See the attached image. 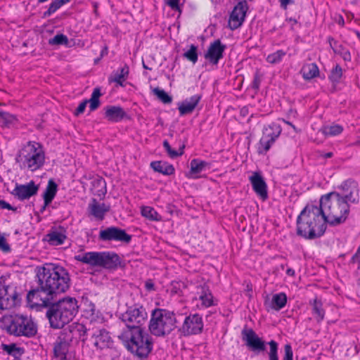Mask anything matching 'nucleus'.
I'll return each mask as SVG.
<instances>
[{
	"label": "nucleus",
	"mask_w": 360,
	"mask_h": 360,
	"mask_svg": "<svg viewBox=\"0 0 360 360\" xmlns=\"http://www.w3.org/2000/svg\"><path fill=\"white\" fill-rule=\"evenodd\" d=\"M37 277L38 287L28 292L27 300L39 307H47L57 294L66 292L71 284L68 271L60 265L49 264L39 268Z\"/></svg>",
	"instance_id": "1"
},
{
	"label": "nucleus",
	"mask_w": 360,
	"mask_h": 360,
	"mask_svg": "<svg viewBox=\"0 0 360 360\" xmlns=\"http://www.w3.org/2000/svg\"><path fill=\"white\" fill-rule=\"evenodd\" d=\"M297 234L305 239L321 237L327 228L326 218L318 205L307 204L297 218Z\"/></svg>",
	"instance_id": "2"
},
{
	"label": "nucleus",
	"mask_w": 360,
	"mask_h": 360,
	"mask_svg": "<svg viewBox=\"0 0 360 360\" xmlns=\"http://www.w3.org/2000/svg\"><path fill=\"white\" fill-rule=\"evenodd\" d=\"M46 315L52 328H63L76 316L79 306L75 297H66L45 307Z\"/></svg>",
	"instance_id": "3"
},
{
	"label": "nucleus",
	"mask_w": 360,
	"mask_h": 360,
	"mask_svg": "<svg viewBox=\"0 0 360 360\" xmlns=\"http://www.w3.org/2000/svg\"><path fill=\"white\" fill-rule=\"evenodd\" d=\"M318 206L321 208L322 214L330 226L345 223L350 213V207L332 192L321 195Z\"/></svg>",
	"instance_id": "4"
},
{
	"label": "nucleus",
	"mask_w": 360,
	"mask_h": 360,
	"mask_svg": "<svg viewBox=\"0 0 360 360\" xmlns=\"http://www.w3.org/2000/svg\"><path fill=\"white\" fill-rule=\"evenodd\" d=\"M118 338L131 354L141 360L146 359L153 348L152 338L145 330H123Z\"/></svg>",
	"instance_id": "5"
},
{
	"label": "nucleus",
	"mask_w": 360,
	"mask_h": 360,
	"mask_svg": "<svg viewBox=\"0 0 360 360\" xmlns=\"http://www.w3.org/2000/svg\"><path fill=\"white\" fill-rule=\"evenodd\" d=\"M77 261L91 266L102 267L109 271H115L122 266V260L115 252H87L75 257Z\"/></svg>",
	"instance_id": "6"
},
{
	"label": "nucleus",
	"mask_w": 360,
	"mask_h": 360,
	"mask_svg": "<svg viewBox=\"0 0 360 360\" xmlns=\"http://www.w3.org/2000/svg\"><path fill=\"white\" fill-rule=\"evenodd\" d=\"M242 340L246 347L255 354L264 353L266 351V345L269 346L268 352L269 360H279L278 344L274 340L266 342L262 338L259 337L252 328H245L241 332Z\"/></svg>",
	"instance_id": "7"
},
{
	"label": "nucleus",
	"mask_w": 360,
	"mask_h": 360,
	"mask_svg": "<svg viewBox=\"0 0 360 360\" xmlns=\"http://www.w3.org/2000/svg\"><path fill=\"white\" fill-rule=\"evenodd\" d=\"M176 319L172 311L156 308L152 311L148 328L152 335L164 337L176 328Z\"/></svg>",
	"instance_id": "8"
},
{
	"label": "nucleus",
	"mask_w": 360,
	"mask_h": 360,
	"mask_svg": "<svg viewBox=\"0 0 360 360\" xmlns=\"http://www.w3.org/2000/svg\"><path fill=\"white\" fill-rule=\"evenodd\" d=\"M17 162H21V168H27L34 172L44 165L45 153L39 143L28 141L16 157Z\"/></svg>",
	"instance_id": "9"
},
{
	"label": "nucleus",
	"mask_w": 360,
	"mask_h": 360,
	"mask_svg": "<svg viewBox=\"0 0 360 360\" xmlns=\"http://www.w3.org/2000/svg\"><path fill=\"white\" fill-rule=\"evenodd\" d=\"M7 333L16 337L32 338L37 333V326L31 318L22 314H13L4 319Z\"/></svg>",
	"instance_id": "10"
},
{
	"label": "nucleus",
	"mask_w": 360,
	"mask_h": 360,
	"mask_svg": "<svg viewBox=\"0 0 360 360\" xmlns=\"http://www.w3.org/2000/svg\"><path fill=\"white\" fill-rule=\"evenodd\" d=\"M148 314L143 306L136 304L129 307L120 316V319L125 323L124 330L136 331L145 330L143 326L146 323Z\"/></svg>",
	"instance_id": "11"
},
{
	"label": "nucleus",
	"mask_w": 360,
	"mask_h": 360,
	"mask_svg": "<svg viewBox=\"0 0 360 360\" xmlns=\"http://www.w3.org/2000/svg\"><path fill=\"white\" fill-rule=\"evenodd\" d=\"M332 193L350 207L359 202V189L357 183L354 180L344 181L337 187V190Z\"/></svg>",
	"instance_id": "12"
},
{
	"label": "nucleus",
	"mask_w": 360,
	"mask_h": 360,
	"mask_svg": "<svg viewBox=\"0 0 360 360\" xmlns=\"http://www.w3.org/2000/svg\"><path fill=\"white\" fill-rule=\"evenodd\" d=\"M131 238L124 229L113 226L101 229L98 234V240L103 242L117 241L129 244Z\"/></svg>",
	"instance_id": "13"
},
{
	"label": "nucleus",
	"mask_w": 360,
	"mask_h": 360,
	"mask_svg": "<svg viewBox=\"0 0 360 360\" xmlns=\"http://www.w3.org/2000/svg\"><path fill=\"white\" fill-rule=\"evenodd\" d=\"M73 340V334L71 330L64 328L60 331L53 347L56 357L60 360H66L69 347Z\"/></svg>",
	"instance_id": "14"
},
{
	"label": "nucleus",
	"mask_w": 360,
	"mask_h": 360,
	"mask_svg": "<svg viewBox=\"0 0 360 360\" xmlns=\"http://www.w3.org/2000/svg\"><path fill=\"white\" fill-rule=\"evenodd\" d=\"M89 341L97 349L101 350L110 348L113 344L110 333L104 328L92 329Z\"/></svg>",
	"instance_id": "15"
},
{
	"label": "nucleus",
	"mask_w": 360,
	"mask_h": 360,
	"mask_svg": "<svg viewBox=\"0 0 360 360\" xmlns=\"http://www.w3.org/2000/svg\"><path fill=\"white\" fill-rule=\"evenodd\" d=\"M248 9L246 0L239 1L232 11L229 20V26L233 30L240 27L245 20Z\"/></svg>",
	"instance_id": "16"
},
{
	"label": "nucleus",
	"mask_w": 360,
	"mask_h": 360,
	"mask_svg": "<svg viewBox=\"0 0 360 360\" xmlns=\"http://www.w3.org/2000/svg\"><path fill=\"white\" fill-rule=\"evenodd\" d=\"M226 49L219 39L212 42L205 53V58L212 65H217L219 61L223 58L224 53Z\"/></svg>",
	"instance_id": "17"
},
{
	"label": "nucleus",
	"mask_w": 360,
	"mask_h": 360,
	"mask_svg": "<svg viewBox=\"0 0 360 360\" xmlns=\"http://www.w3.org/2000/svg\"><path fill=\"white\" fill-rule=\"evenodd\" d=\"M203 328L202 317L195 314L187 316L181 326V333L184 335H191L200 333Z\"/></svg>",
	"instance_id": "18"
},
{
	"label": "nucleus",
	"mask_w": 360,
	"mask_h": 360,
	"mask_svg": "<svg viewBox=\"0 0 360 360\" xmlns=\"http://www.w3.org/2000/svg\"><path fill=\"white\" fill-rule=\"evenodd\" d=\"M39 185H36L34 181H30L27 184H16L11 193L18 200H24L37 195Z\"/></svg>",
	"instance_id": "19"
},
{
	"label": "nucleus",
	"mask_w": 360,
	"mask_h": 360,
	"mask_svg": "<svg viewBox=\"0 0 360 360\" xmlns=\"http://www.w3.org/2000/svg\"><path fill=\"white\" fill-rule=\"evenodd\" d=\"M102 96V93L101 92V88L100 87H96L94 89L93 92L91 94L90 99L84 100L82 101L76 110L74 112V115L75 116H79V115L82 114L85 108L86 107V105L88 103H90L89 108L90 111H94L96 110L101 105V101L99 100V98Z\"/></svg>",
	"instance_id": "20"
},
{
	"label": "nucleus",
	"mask_w": 360,
	"mask_h": 360,
	"mask_svg": "<svg viewBox=\"0 0 360 360\" xmlns=\"http://www.w3.org/2000/svg\"><path fill=\"white\" fill-rule=\"evenodd\" d=\"M104 118L110 122H120L123 120H130V117L120 105H107L104 108Z\"/></svg>",
	"instance_id": "21"
},
{
	"label": "nucleus",
	"mask_w": 360,
	"mask_h": 360,
	"mask_svg": "<svg viewBox=\"0 0 360 360\" xmlns=\"http://www.w3.org/2000/svg\"><path fill=\"white\" fill-rule=\"evenodd\" d=\"M195 295V299L200 300L202 308H209L217 304V301L214 299V296L207 285H198Z\"/></svg>",
	"instance_id": "22"
},
{
	"label": "nucleus",
	"mask_w": 360,
	"mask_h": 360,
	"mask_svg": "<svg viewBox=\"0 0 360 360\" xmlns=\"http://www.w3.org/2000/svg\"><path fill=\"white\" fill-rule=\"evenodd\" d=\"M253 191L263 200L268 198L267 185L259 172H254L249 177Z\"/></svg>",
	"instance_id": "23"
},
{
	"label": "nucleus",
	"mask_w": 360,
	"mask_h": 360,
	"mask_svg": "<svg viewBox=\"0 0 360 360\" xmlns=\"http://www.w3.org/2000/svg\"><path fill=\"white\" fill-rule=\"evenodd\" d=\"M88 209L90 214L102 221L105 218V213L110 211V205L99 203L95 198H93L91 202L89 205Z\"/></svg>",
	"instance_id": "24"
},
{
	"label": "nucleus",
	"mask_w": 360,
	"mask_h": 360,
	"mask_svg": "<svg viewBox=\"0 0 360 360\" xmlns=\"http://www.w3.org/2000/svg\"><path fill=\"white\" fill-rule=\"evenodd\" d=\"M129 74V68L128 65L124 64L123 67L118 69L116 72H114L111 75L108 81L110 83L115 82L117 85L120 86H124V81L128 78Z\"/></svg>",
	"instance_id": "25"
},
{
	"label": "nucleus",
	"mask_w": 360,
	"mask_h": 360,
	"mask_svg": "<svg viewBox=\"0 0 360 360\" xmlns=\"http://www.w3.org/2000/svg\"><path fill=\"white\" fill-rule=\"evenodd\" d=\"M65 231L60 227V230H53L46 235L45 240L51 245H59L64 243L67 236Z\"/></svg>",
	"instance_id": "26"
},
{
	"label": "nucleus",
	"mask_w": 360,
	"mask_h": 360,
	"mask_svg": "<svg viewBox=\"0 0 360 360\" xmlns=\"http://www.w3.org/2000/svg\"><path fill=\"white\" fill-rule=\"evenodd\" d=\"M328 41L330 44V47L333 49L335 54L341 56L342 58L346 61L351 60V55L349 51L341 44H340L338 41L331 37L328 38Z\"/></svg>",
	"instance_id": "27"
},
{
	"label": "nucleus",
	"mask_w": 360,
	"mask_h": 360,
	"mask_svg": "<svg viewBox=\"0 0 360 360\" xmlns=\"http://www.w3.org/2000/svg\"><path fill=\"white\" fill-rule=\"evenodd\" d=\"M150 166L155 172L164 175L173 174L175 171L172 165L164 161H153Z\"/></svg>",
	"instance_id": "28"
},
{
	"label": "nucleus",
	"mask_w": 360,
	"mask_h": 360,
	"mask_svg": "<svg viewBox=\"0 0 360 360\" xmlns=\"http://www.w3.org/2000/svg\"><path fill=\"white\" fill-rule=\"evenodd\" d=\"M201 99V96L195 94L190 97L189 98L185 99L181 102V115L191 114Z\"/></svg>",
	"instance_id": "29"
},
{
	"label": "nucleus",
	"mask_w": 360,
	"mask_h": 360,
	"mask_svg": "<svg viewBox=\"0 0 360 360\" xmlns=\"http://www.w3.org/2000/svg\"><path fill=\"white\" fill-rule=\"evenodd\" d=\"M319 69L314 63L305 64L300 70V74L304 80H311L319 75Z\"/></svg>",
	"instance_id": "30"
},
{
	"label": "nucleus",
	"mask_w": 360,
	"mask_h": 360,
	"mask_svg": "<svg viewBox=\"0 0 360 360\" xmlns=\"http://www.w3.org/2000/svg\"><path fill=\"white\" fill-rule=\"evenodd\" d=\"M309 304L312 307V314L317 322H321L324 319L325 310L323 308V303L317 297L309 301Z\"/></svg>",
	"instance_id": "31"
},
{
	"label": "nucleus",
	"mask_w": 360,
	"mask_h": 360,
	"mask_svg": "<svg viewBox=\"0 0 360 360\" xmlns=\"http://www.w3.org/2000/svg\"><path fill=\"white\" fill-rule=\"evenodd\" d=\"M57 191V184L53 179H50L43 194V198L44 201H46V205H49L53 201Z\"/></svg>",
	"instance_id": "32"
},
{
	"label": "nucleus",
	"mask_w": 360,
	"mask_h": 360,
	"mask_svg": "<svg viewBox=\"0 0 360 360\" xmlns=\"http://www.w3.org/2000/svg\"><path fill=\"white\" fill-rule=\"evenodd\" d=\"M65 329L71 330V332H72L73 338H75V335H78L83 342H84L87 340V335H89L91 336V330H87L85 326L83 324H77L75 326L72 324L71 326H69Z\"/></svg>",
	"instance_id": "33"
},
{
	"label": "nucleus",
	"mask_w": 360,
	"mask_h": 360,
	"mask_svg": "<svg viewBox=\"0 0 360 360\" xmlns=\"http://www.w3.org/2000/svg\"><path fill=\"white\" fill-rule=\"evenodd\" d=\"M287 304V296L284 292H279L273 295L269 307L276 311L283 309Z\"/></svg>",
	"instance_id": "34"
},
{
	"label": "nucleus",
	"mask_w": 360,
	"mask_h": 360,
	"mask_svg": "<svg viewBox=\"0 0 360 360\" xmlns=\"http://www.w3.org/2000/svg\"><path fill=\"white\" fill-rule=\"evenodd\" d=\"M191 175H195L201 172L210 168V164L205 161L200 160L198 159H193L191 160Z\"/></svg>",
	"instance_id": "35"
},
{
	"label": "nucleus",
	"mask_w": 360,
	"mask_h": 360,
	"mask_svg": "<svg viewBox=\"0 0 360 360\" xmlns=\"http://www.w3.org/2000/svg\"><path fill=\"white\" fill-rule=\"evenodd\" d=\"M281 127L276 123H271V124L265 127L263 129L262 136H268V138H274L276 139L281 133Z\"/></svg>",
	"instance_id": "36"
},
{
	"label": "nucleus",
	"mask_w": 360,
	"mask_h": 360,
	"mask_svg": "<svg viewBox=\"0 0 360 360\" xmlns=\"http://www.w3.org/2000/svg\"><path fill=\"white\" fill-rule=\"evenodd\" d=\"M286 51L281 49L278 50L274 53L269 54L266 58V60L271 65L278 64L283 60V58L286 56Z\"/></svg>",
	"instance_id": "37"
},
{
	"label": "nucleus",
	"mask_w": 360,
	"mask_h": 360,
	"mask_svg": "<svg viewBox=\"0 0 360 360\" xmlns=\"http://www.w3.org/2000/svg\"><path fill=\"white\" fill-rule=\"evenodd\" d=\"M321 131L327 136H333L340 134L343 131V127L340 124H333L323 127Z\"/></svg>",
	"instance_id": "38"
},
{
	"label": "nucleus",
	"mask_w": 360,
	"mask_h": 360,
	"mask_svg": "<svg viewBox=\"0 0 360 360\" xmlns=\"http://www.w3.org/2000/svg\"><path fill=\"white\" fill-rule=\"evenodd\" d=\"M1 347L8 354L15 358H18L22 354V349L18 347L15 344H2Z\"/></svg>",
	"instance_id": "39"
},
{
	"label": "nucleus",
	"mask_w": 360,
	"mask_h": 360,
	"mask_svg": "<svg viewBox=\"0 0 360 360\" xmlns=\"http://www.w3.org/2000/svg\"><path fill=\"white\" fill-rule=\"evenodd\" d=\"M183 56L193 64H195L198 59V46L191 44L188 50H186Z\"/></svg>",
	"instance_id": "40"
},
{
	"label": "nucleus",
	"mask_w": 360,
	"mask_h": 360,
	"mask_svg": "<svg viewBox=\"0 0 360 360\" xmlns=\"http://www.w3.org/2000/svg\"><path fill=\"white\" fill-rule=\"evenodd\" d=\"M153 94L157 97V98L165 104H168L172 103V98L170 96L165 90L156 87L153 89Z\"/></svg>",
	"instance_id": "41"
},
{
	"label": "nucleus",
	"mask_w": 360,
	"mask_h": 360,
	"mask_svg": "<svg viewBox=\"0 0 360 360\" xmlns=\"http://www.w3.org/2000/svg\"><path fill=\"white\" fill-rule=\"evenodd\" d=\"M275 141L276 139L274 138H268L267 135L262 136L259 141V153H266Z\"/></svg>",
	"instance_id": "42"
},
{
	"label": "nucleus",
	"mask_w": 360,
	"mask_h": 360,
	"mask_svg": "<svg viewBox=\"0 0 360 360\" xmlns=\"http://www.w3.org/2000/svg\"><path fill=\"white\" fill-rule=\"evenodd\" d=\"M275 141L276 139L274 138H268L267 135L262 136L259 141V153H266Z\"/></svg>",
	"instance_id": "43"
},
{
	"label": "nucleus",
	"mask_w": 360,
	"mask_h": 360,
	"mask_svg": "<svg viewBox=\"0 0 360 360\" xmlns=\"http://www.w3.org/2000/svg\"><path fill=\"white\" fill-rule=\"evenodd\" d=\"M8 286H4L0 281V310L7 309L10 308L8 303L7 290Z\"/></svg>",
	"instance_id": "44"
},
{
	"label": "nucleus",
	"mask_w": 360,
	"mask_h": 360,
	"mask_svg": "<svg viewBox=\"0 0 360 360\" xmlns=\"http://www.w3.org/2000/svg\"><path fill=\"white\" fill-rule=\"evenodd\" d=\"M68 3V0H54L50 5L46 11L43 14L44 18L49 17L60 8L63 4Z\"/></svg>",
	"instance_id": "45"
},
{
	"label": "nucleus",
	"mask_w": 360,
	"mask_h": 360,
	"mask_svg": "<svg viewBox=\"0 0 360 360\" xmlns=\"http://www.w3.org/2000/svg\"><path fill=\"white\" fill-rule=\"evenodd\" d=\"M141 214L150 220L158 221L160 220V215L155 210L154 208L148 206L143 207L141 209Z\"/></svg>",
	"instance_id": "46"
},
{
	"label": "nucleus",
	"mask_w": 360,
	"mask_h": 360,
	"mask_svg": "<svg viewBox=\"0 0 360 360\" xmlns=\"http://www.w3.org/2000/svg\"><path fill=\"white\" fill-rule=\"evenodd\" d=\"M342 76V69L337 64L331 70L329 79L333 83H338Z\"/></svg>",
	"instance_id": "47"
},
{
	"label": "nucleus",
	"mask_w": 360,
	"mask_h": 360,
	"mask_svg": "<svg viewBox=\"0 0 360 360\" xmlns=\"http://www.w3.org/2000/svg\"><path fill=\"white\" fill-rule=\"evenodd\" d=\"M91 184L93 187L94 188H101L100 190L98 191V193L101 192L103 195H105L106 193V183L103 177L97 176L96 178L94 179Z\"/></svg>",
	"instance_id": "48"
},
{
	"label": "nucleus",
	"mask_w": 360,
	"mask_h": 360,
	"mask_svg": "<svg viewBox=\"0 0 360 360\" xmlns=\"http://www.w3.org/2000/svg\"><path fill=\"white\" fill-rule=\"evenodd\" d=\"M68 43V38L63 34H58L49 41L50 45H66Z\"/></svg>",
	"instance_id": "49"
},
{
	"label": "nucleus",
	"mask_w": 360,
	"mask_h": 360,
	"mask_svg": "<svg viewBox=\"0 0 360 360\" xmlns=\"http://www.w3.org/2000/svg\"><path fill=\"white\" fill-rule=\"evenodd\" d=\"M16 120L17 119L15 115L5 112L1 122H2L5 126L9 127L11 124H13Z\"/></svg>",
	"instance_id": "50"
},
{
	"label": "nucleus",
	"mask_w": 360,
	"mask_h": 360,
	"mask_svg": "<svg viewBox=\"0 0 360 360\" xmlns=\"http://www.w3.org/2000/svg\"><path fill=\"white\" fill-rule=\"evenodd\" d=\"M163 147L165 149V150L167 151L168 155L171 158H177L180 155V153H179L176 150H173L172 148V147L167 140H165L163 141Z\"/></svg>",
	"instance_id": "51"
},
{
	"label": "nucleus",
	"mask_w": 360,
	"mask_h": 360,
	"mask_svg": "<svg viewBox=\"0 0 360 360\" xmlns=\"http://www.w3.org/2000/svg\"><path fill=\"white\" fill-rule=\"evenodd\" d=\"M284 356L282 360H293V352L290 344L284 345Z\"/></svg>",
	"instance_id": "52"
},
{
	"label": "nucleus",
	"mask_w": 360,
	"mask_h": 360,
	"mask_svg": "<svg viewBox=\"0 0 360 360\" xmlns=\"http://www.w3.org/2000/svg\"><path fill=\"white\" fill-rule=\"evenodd\" d=\"M165 5L180 13V0H163Z\"/></svg>",
	"instance_id": "53"
},
{
	"label": "nucleus",
	"mask_w": 360,
	"mask_h": 360,
	"mask_svg": "<svg viewBox=\"0 0 360 360\" xmlns=\"http://www.w3.org/2000/svg\"><path fill=\"white\" fill-rule=\"evenodd\" d=\"M0 249L4 252H9L11 250L10 245L7 243L4 234L0 233Z\"/></svg>",
	"instance_id": "54"
},
{
	"label": "nucleus",
	"mask_w": 360,
	"mask_h": 360,
	"mask_svg": "<svg viewBox=\"0 0 360 360\" xmlns=\"http://www.w3.org/2000/svg\"><path fill=\"white\" fill-rule=\"evenodd\" d=\"M8 297V303L11 305L10 308L15 307L18 302L20 301L19 295L16 292H14L12 295H11V300H10L9 297L7 295Z\"/></svg>",
	"instance_id": "55"
},
{
	"label": "nucleus",
	"mask_w": 360,
	"mask_h": 360,
	"mask_svg": "<svg viewBox=\"0 0 360 360\" xmlns=\"http://www.w3.org/2000/svg\"><path fill=\"white\" fill-rule=\"evenodd\" d=\"M145 289L148 291V292H150V291H155V284L153 281L152 279H148L145 282Z\"/></svg>",
	"instance_id": "56"
},
{
	"label": "nucleus",
	"mask_w": 360,
	"mask_h": 360,
	"mask_svg": "<svg viewBox=\"0 0 360 360\" xmlns=\"http://www.w3.org/2000/svg\"><path fill=\"white\" fill-rule=\"evenodd\" d=\"M0 208L1 209H7L8 210H15L16 208H14L13 206H11L9 203L7 202L0 200Z\"/></svg>",
	"instance_id": "57"
},
{
	"label": "nucleus",
	"mask_w": 360,
	"mask_h": 360,
	"mask_svg": "<svg viewBox=\"0 0 360 360\" xmlns=\"http://www.w3.org/2000/svg\"><path fill=\"white\" fill-rule=\"evenodd\" d=\"M259 84H260V79H259V76L257 75V74H256L254 77V79L252 82V88H254L255 89H259Z\"/></svg>",
	"instance_id": "58"
},
{
	"label": "nucleus",
	"mask_w": 360,
	"mask_h": 360,
	"mask_svg": "<svg viewBox=\"0 0 360 360\" xmlns=\"http://www.w3.org/2000/svg\"><path fill=\"white\" fill-rule=\"evenodd\" d=\"M281 7L286 9L288 6L294 4L293 0H279Z\"/></svg>",
	"instance_id": "59"
},
{
	"label": "nucleus",
	"mask_w": 360,
	"mask_h": 360,
	"mask_svg": "<svg viewBox=\"0 0 360 360\" xmlns=\"http://www.w3.org/2000/svg\"><path fill=\"white\" fill-rule=\"evenodd\" d=\"M352 259L353 262L360 264V246L358 248L356 252L353 255Z\"/></svg>",
	"instance_id": "60"
},
{
	"label": "nucleus",
	"mask_w": 360,
	"mask_h": 360,
	"mask_svg": "<svg viewBox=\"0 0 360 360\" xmlns=\"http://www.w3.org/2000/svg\"><path fill=\"white\" fill-rule=\"evenodd\" d=\"M108 53V47L107 45H105L101 51L100 56L101 58H103L107 56Z\"/></svg>",
	"instance_id": "61"
},
{
	"label": "nucleus",
	"mask_w": 360,
	"mask_h": 360,
	"mask_svg": "<svg viewBox=\"0 0 360 360\" xmlns=\"http://www.w3.org/2000/svg\"><path fill=\"white\" fill-rule=\"evenodd\" d=\"M180 28V22L176 21L173 25L172 27H169V30H170V32H172V30H176L177 31L179 30V29Z\"/></svg>",
	"instance_id": "62"
},
{
	"label": "nucleus",
	"mask_w": 360,
	"mask_h": 360,
	"mask_svg": "<svg viewBox=\"0 0 360 360\" xmlns=\"http://www.w3.org/2000/svg\"><path fill=\"white\" fill-rule=\"evenodd\" d=\"M295 274V270L291 268H288L286 271V274L288 276H294Z\"/></svg>",
	"instance_id": "63"
},
{
	"label": "nucleus",
	"mask_w": 360,
	"mask_h": 360,
	"mask_svg": "<svg viewBox=\"0 0 360 360\" xmlns=\"http://www.w3.org/2000/svg\"><path fill=\"white\" fill-rule=\"evenodd\" d=\"M48 205H46V201H44V205L41 207V208L40 209V212L41 213H43L44 212V210H46V207Z\"/></svg>",
	"instance_id": "64"
}]
</instances>
